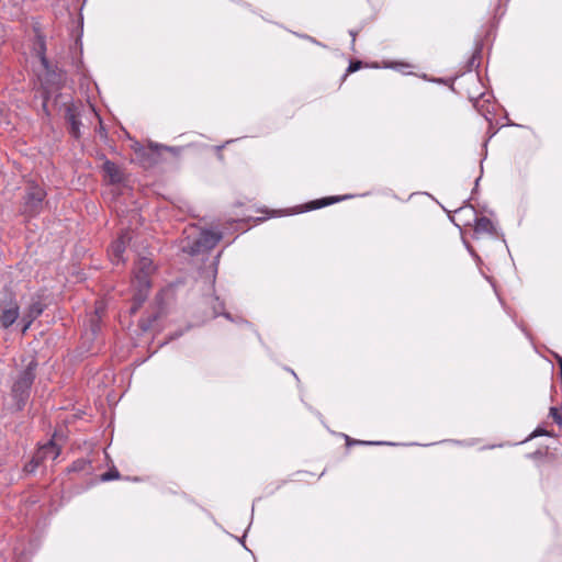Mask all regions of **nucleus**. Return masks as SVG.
I'll list each match as a JSON object with an SVG mask.
<instances>
[{
	"instance_id": "nucleus-15",
	"label": "nucleus",
	"mask_w": 562,
	"mask_h": 562,
	"mask_svg": "<svg viewBox=\"0 0 562 562\" xmlns=\"http://www.w3.org/2000/svg\"><path fill=\"white\" fill-rule=\"evenodd\" d=\"M71 130H72L71 132H72L74 136L78 137L79 128H78V123L75 120H72V122H71Z\"/></svg>"
},
{
	"instance_id": "nucleus-12",
	"label": "nucleus",
	"mask_w": 562,
	"mask_h": 562,
	"mask_svg": "<svg viewBox=\"0 0 562 562\" xmlns=\"http://www.w3.org/2000/svg\"><path fill=\"white\" fill-rule=\"evenodd\" d=\"M120 474L116 470H112L108 473H104L101 475V480L102 481H110V480H114V479H119Z\"/></svg>"
},
{
	"instance_id": "nucleus-8",
	"label": "nucleus",
	"mask_w": 562,
	"mask_h": 562,
	"mask_svg": "<svg viewBox=\"0 0 562 562\" xmlns=\"http://www.w3.org/2000/svg\"><path fill=\"white\" fill-rule=\"evenodd\" d=\"M45 196V191L41 187L31 188L26 195L25 204L30 207V212H35Z\"/></svg>"
},
{
	"instance_id": "nucleus-17",
	"label": "nucleus",
	"mask_w": 562,
	"mask_h": 562,
	"mask_svg": "<svg viewBox=\"0 0 562 562\" xmlns=\"http://www.w3.org/2000/svg\"><path fill=\"white\" fill-rule=\"evenodd\" d=\"M40 59H41V63H42L43 67H44V68H47V60L45 59V57H44V56H41V58H40Z\"/></svg>"
},
{
	"instance_id": "nucleus-3",
	"label": "nucleus",
	"mask_w": 562,
	"mask_h": 562,
	"mask_svg": "<svg viewBox=\"0 0 562 562\" xmlns=\"http://www.w3.org/2000/svg\"><path fill=\"white\" fill-rule=\"evenodd\" d=\"M33 375L30 371L23 372L12 386V393L19 402L24 401L27 396L29 389L32 384Z\"/></svg>"
},
{
	"instance_id": "nucleus-14",
	"label": "nucleus",
	"mask_w": 562,
	"mask_h": 562,
	"mask_svg": "<svg viewBox=\"0 0 562 562\" xmlns=\"http://www.w3.org/2000/svg\"><path fill=\"white\" fill-rule=\"evenodd\" d=\"M360 67H361V63L360 61L352 63V64H350V66L348 68V71L349 72H353V71L360 69Z\"/></svg>"
},
{
	"instance_id": "nucleus-16",
	"label": "nucleus",
	"mask_w": 562,
	"mask_h": 562,
	"mask_svg": "<svg viewBox=\"0 0 562 562\" xmlns=\"http://www.w3.org/2000/svg\"><path fill=\"white\" fill-rule=\"evenodd\" d=\"M386 67H391V68H395V69H403V68H406L408 67L407 64H391V65H386Z\"/></svg>"
},
{
	"instance_id": "nucleus-7",
	"label": "nucleus",
	"mask_w": 562,
	"mask_h": 562,
	"mask_svg": "<svg viewBox=\"0 0 562 562\" xmlns=\"http://www.w3.org/2000/svg\"><path fill=\"white\" fill-rule=\"evenodd\" d=\"M19 316V307L15 303H10L8 306H0V324L8 328L11 326Z\"/></svg>"
},
{
	"instance_id": "nucleus-9",
	"label": "nucleus",
	"mask_w": 562,
	"mask_h": 562,
	"mask_svg": "<svg viewBox=\"0 0 562 562\" xmlns=\"http://www.w3.org/2000/svg\"><path fill=\"white\" fill-rule=\"evenodd\" d=\"M103 171L105 173V177L112 183L120 182L122 179V173H121V170L119 169V167L109 160H106L103 164Z\"/></svg>"
},
{
	"instance_id": "nucleus-6",
	"label": "nucleus",
	"mask_w": 562,
	"mask_h": 562,
	"mask_svg": "<svg viewBox=\"0 0 562 562\" xmlns=\"http://www.w3.org/2000/svg\"><path fill=\"white\" fill-rule=\"evenodd\" d=\"M44 310V304L40 299H34L29 307L25 310L23 321L25 322L23 333H25L31 326L32 322L37 318Z\"/></svg>"
},
{
	"instance_id": "nucleus-2",
	"label": "nucleus",
	"mask_w": 562,
	"mask_h": 562,
	"mask_svg": "<svg viewBox=\"0 0 562 562\" xmlns=\"http://www.w3.org/2000/svg\"><path fill=\"white\" fill-rule=\"evenodd\" d=\"M154 271V265L151 259L142 257L135 267L134 279L137 282L139 291L146 290L149 286L148 277Z\"/></svg>"
},
{
	"instance_id": "nucleus-4",
	"label": "nucleus",
	"mask_w": 562,
	"mask_h": 562,
	"mask_svg": "<svg viewBox=\"0 0 562 562\" xmlns=\"http://www.w3.org/2000/svg\"><path fill=\"white\" fill-rule=\"evenodd\" d=\"M60 449L53 441H48L44 446L40 447L33 458L35 465L32 468L33 471L41 462L45 460L54 461L59 456Z\"/></svg>"
},
{
	"instance_id": "nucleus-1",
	"label": "nucleus",
	"mask_w": 562,
	"mask_h": 562,
	"mask_svg": "<svg viewBox=\"0 0 562 562\" xmlns=\"http://www.w3.org/2000/svg\"><path fill=\"white\" fill-rule=\"evenodd\" d=\"M222 239V235L220 233L213 231H202L196 239L187 245H183V249L189 251L190 254H198L202 251H207L214 248L218 241Z\"/></svg>"
},
{
	"instance_id": "nucleus-11",
	"label": "nucleus",
	"mask_w": 562,
	"mask_h": 562,
	"mask_svg": "<svg viewBox=\"0 0 562 562\" xmlns=\"http://www.w3.org/2000/svg\"><path fill=\"white\" fill-rule=\"evenodd\" d=\"M340 201V198H331V199H324V200H318L316 202H313V209H316V207H322V206H325V205H328L333 202H338Z\"/></svg>"
},
{
	"instance_id": "nucleus-10",
	"label": "nucleus",
	"mask_w": 562,
	"mask_h": 562,
	"mask_svg": "<svg viewBox=\"0 0 562 562\" xmlns=\"http://www.w3.org/2000/svg\"><path fill=\"white\" fill-rule=\"evenodd\" d=\"M493 231L492 222L486 217L477 218L475 222V232L476 233H491Z\"/></svg>"
},
{
	"instance_id": "nucleus-5",
	"label": "nucleus",
	"mask_w": 562,
	"mask_h": 562,
	"mask_svg": "<svg viewBox=\"0 0 562 562\" xmlns=\"http://www.w3.org/2000/svg\"><path fill=\"white\" fill-rule=\"evenodd\" d=\"M131 240L128 234H122L110 247L109 256L114 265L123 262V252Z\"/></svg>"
},
{
	"instance_id": "nucleus-13",
	"label": "nucleus",
	"mask_w": 562,
	"mask_h": 562,
	"mask_svg": "<svg viewBox=\"0 0 562 562\" xmlns=\"http://www.w3.org/2000/svg\"><path fill=\"white\" fill-rule=\"evenodd\" d=\"M550 413H551V416L554 418V420L558 423V424H562V417L560 416V414L558 413V409L552 407L550 409Z\"/></svg>"
}]
</instances>
